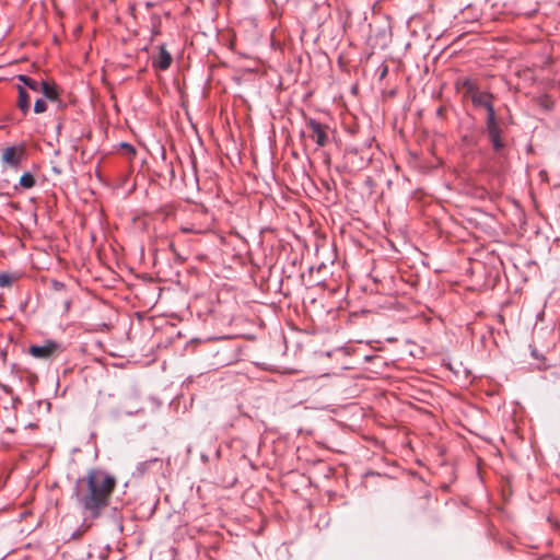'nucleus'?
<instances>
[{
    "instance_id": "obj_2",
    "label": "nucleus",
    "mask_w": 560,
    "mask_h": 560,
    "mask_svg": "<svg viewBox=\"0 0 560 560\" xmlns=\"http://www.w3.org/2000/svg\"><path fill=\"white\" fill-rule=\"evenodd\" d=\"M63 351L61 345L55 340H46L43 345H32L28 353L37 359L49 360Z\"/></svg>"
},
{
    "instance_id": "obj_15",
    "label": "nucleus",
    "mask_w": 560,
    "mask_h": 560,
    "mask_svg": "<svg viewBox=\"0 0 560 560\" xmlns=\"http://www.w3.org/2000/svg\"><path fill=\"white\" fill-rule=\"evenodd\" d=\"M121 148L127 151L129 155H136V149L129 143H122Z\"/></svg>"
},
{
    "instance_id": "obj_3",
    "label": "nucleus",
    "mask_w": 560,
    "mask_h": 560,
    "mask_svg": "<svg viewBox=\"0 0 560 560\" xmlns=\"http://www.w3.org/2000/svg\"><path fill=\"white\" fill-rule=\"evenodd\" d=\"M25 158L26 149L24 144L8 147L2 152V162L13 168H19Z\"/></svg>"
},
{
    "instance_id": "obj_7",
    "label": "nucleus",
    "mask_w": 560,
    "mask_h": 560,
    "mask_svg": "<svg viewBox=\"0 0 560 560\" xmlns=\"http://www.w3.org/2000/svg\"><path fill=\"white\" fill-rule=\"evenodd\" d=\"M40 92L44 94V96L51 101V102H58L60 106H66L59 98V88L56 84L55 81H45L43 80L40 82Z\"/></svg>"
},
{
    "instance_id": "obj_11",
    "label": "nucleus",
    "mask_w": 560,
    "mask_h": 560,
    "mask_svg": "<svg viewBox=\"0 0 560 560\" xmlns=\"http://www.w3.org/2000/svg\"><path fill=\"white\" fill-rule=\"evenodd\" d=\"M36 184L35 177L30 172L24 173L20 178V186L30 189Z\"/></svg>"
},
{
    "instance_id": "obj_4",
    "label": "nucleus",
    "mask_w": 560,
    "mask_h": 560,
    "mask_svg": "<svg viewBox=\"0 0 560 560\" xmlns=\"http://www.w3.org/2000/svg\"><path fill=\"white\" fill-rule=\"evenodd\" d=\"M306 125L311 129V131H312L311 137H312V139L315 140L317 145L325 147L329 141L328 127L313 118H308L306 120Z\"/></svg>"
},
{
    "instance_id": "obj_5",
    "label": "nucleus",
    "mask_w": 560,
    "mask_h": 560,
    "mask_svg": "<svg viewBox=\"0 0 560 560\" xmlns=\"http://www.w3.org/2000/svg\"><path fill=\"white\" fill-rule=\"evenodd\" d=\"M486 124L489 139L494 150L498 151L503 147V142L501 140V128L497 122L495 116L487 117Z\"/></svg>"
},
{
    "instance_id": "obj_9",
    "label": "nucleus",
    "mask_w": 560,
    "mask_h": 560,
    "mask_svg": "<svg viewBox=\"0 0 560 560\" xmlns=\"http://www.w3.org/2000/svg\"><path fill=\"white\" fill-rule=\"evenodd\" d=\"M172 56L171 54L164 48H160V54L158 59L154 61V66L161 70H166L172 65Z\"/></svg>"
},
{
    "instance_id": "obj_10",
    "label": "nucleus",
    "mask_w": 560,
    "mask_h": 560,
    "mask_svg": "<svg viewBox=\"0 0 560 560\" xmlns=\"http://www.w3.org/2000/svg\"><path fill=\"white\" fill-rule=\"evenodd\" d=\"M18 80L34 92L40 91V82L36 81L35 79L28 75L20 74L18 75Z\"/></svg>"
},
{
    "instance_id": "obj_6",
    "label": "nucleus",
    "mask_w": 560,
    "mask_h": 560,
    "mask_svg": "<svg viewBox=\"0 0 560 560\" xmlns=\"http://www.w3.org/2000/svg\"><path fill=\"white\" fill-rule=\"evenodd\" d=\"M492 95L487 92H478L472 94L471 102L475 106L485 107L487 110V117L495 116V112L492 105Z\"/></svg>"
},
{
    "instance_id": "obj_1",
    "label": "nucleus",
    "mask_w": 560,
    "mask_h": 560,
    "mask_svg": "<svg viewBox=\"0 0 560 560\" xmlns=\"http://www.w3.org/2000/svg\"><path fill=\"white\" fill-rule=\"evenodd\" d=\"M115 487L114 476L100 469H91L85 477L77 480L75 497L85 511L93 517H98L108 506Z\"/></svg>"
},
{
    "instance_id": "obj_12",
    "label": "nucleus",
    "mask_w": 560,
    "mask_h": 560,
    "mask_svg": "<svg viewBox=\"0 0 560 560\" xmlns=\"http://www.w3.org/2000/svg\"><path fill=\"white\" fill-rule=\"evenodd\" d=\"M18 279L16 276L8 272L0 273V287H11L13 282Z\"/></svg>"
},
{
    "instance_id": "obj_13",
    "label": "nucleus",
    "mask_w": 560,
    "mask_h": 560,
    "mask_svg": "<svg viewBox=\"0 0 560 560\" xmlns=\"http://www.w3.org/2000/svg\"><path fill=\"white\" fill-rule=\"evenodd\" d=\"M463 86L466 89V95L472 97V94L478 93L476 83L469 79L463 81Z\"/></svg>"
},
{
    "instance_id": "obj_17",
    "label": "nucleus",
    "mask_w": 560,
    "mask_h": 560,
    "mask_svg": "<svg viewBox=\"0 0 560 560\" xmlns=\"http://www.w3.org/2000/svg\"><path fill=\"white\" fill-rule=\"evenodd\" d=\"M170 247H171V249H173V250H174V248H176V245H174L173 243H171V244H170Z\"/></svg>"
},
{
    "instance_id": "obj_8",
    "label": "nucleus",
    "mask_w": 560,
    "mask_h": 560,
    "mask_svg": "<svg viewBox=\"0 0 560 560\" xmlns=\"http://www.w3.org/2000/svg\"><path fill=\"white\" fill-rule=\"evenodd\" d=\"M18 101H16V107L23 114V116H26L31 110V98L23 86H18Z\"/></svg>"
},
{
    "instance_id": "obj_14",
    "label": "nucleus",
    "mask_w": 560,
    "mask_h": 560,
    "mask_svg": "<svg viewBox=\"0 0 560 560\" xmlns=\"http://www.w3.org/2000/svg\"><path fill=\"white\" fill-rule=\"evenodd\" d=\"M47 110V102L44 98H37L34 104V113L42 114Z\"/></svg>"
},
{
    "instance_id": "obj_16",
    "label": "nucleus",
    "mask_w": 560,
    "mask_h": 560,
    "mask_svg": "<svg viewBox=\"0 0 560 560\" xmlns=\"http://www.w3.org/2000/svg\"><path fill=\"white\" fill-rule=\"evenodd\" d=\"M170 247H171V249H173V250H174V248H176V245H174L173 243H171V244H170Z\"/></svg>"
}]
</instances>
